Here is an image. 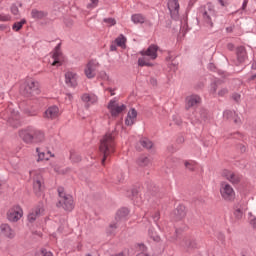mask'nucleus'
<instances>
[{"instance_id":"nucleus-19","label":"nucleus","mask_w":256,"mask_h":256,"mask_svg":"<svg viewBox=\"0 0 256 256\" xmlns=\"http://www.w3.org/2000/svg\"><path fill=\"white\" fill-rule=\"evenodd\" d=\"M222 176L225 177V179H227V181L230 183H233V185H237V183L241 181V177L239 175L229 170H224L222 172Z\"/></svg>"},{"instance_id":"nucleus-1","label":"nucleus","mask_w":256,"mask_h":256,"mask_svg":"<svg viewBox=\"0 0 256 256\" xmlns=\"http://www.w3.org/2000/svg\"><path fill=\"white\" fill-rule=\"evenodd\" d=\"M115 137H117V132L112 131L106 133L100 140V151L104 155L102 159V165H105L107 157H109L111 153L115 152Z\"/></svg>"},{"instance_id":"nucleus-18","label":"nucleus","mask_w":256,"mask_h":256,"mask_svg":"<svg viewBox=\"0 0 256 256\" xmlns=\"http://www.w3.org/2000/svg\"><path fill=\"white\" fill-rule=\"evenodd\" d=\"M186 215H187V211L185 210V206L180 204L173 211L172 218L175 221H182V219H185Z\"/></svg>"},{"instance_id":"nucleus-9","label":"nucleus","mask_w":256,"mask_h":256,"mask_svg":"<svg viewBox=\"0 0 256 256\" xmlns=\"http://www.w3.org/2000/svg\"><path fill=\"white\" fill-rule=\"evenodd\" d=\"M33 133H35V127L29 126L19 131V137L28 145L33 144Z\"/></svg>"},{"instance_id":"nucleus-17","label":"nucleus","mask_w":256,"mask_h":256,"mask_svg":"<svg viewBox=\"0 0 256 256\" xmlns=\"http://www.w3.org/2000/svg\"><path fill=\"white\" fill-rule=\"evenodd\" d=\"M236 59L238 65L245 63V61L249 59V56L247 55V49L244 46H239L236 48Z\"/></svg>"},{"instance_id":"nucleus-50","label":"nucleus","mask_w":256,"mask_h":256,"mask_svg":"<svg viewBox=\"0 0 256 256\" xmlns=\"http://www.w3.org/2000/svg\"><path fill=\"white\" fill-rule=\"evenodd\" d=\"M232 99L236 101V103H239V101H241V94H237V93L233 94Z\"/></svg>"},{"instance_id":"nucleus-34","label":"nucleus","mask_w":256,"mask_h":256,"mask_svg":"<svg viewBox=\"0 0 256 256\" xmlns=\"http://www.w3.org/2000/svg\"><path fill=\"white\" fill-rule=\"evenodd\" d=\"M221 86V82L219 80L214 81L210 86L211 95H217V89Z\"/></svg>"},{"instance_id":"nucleus-14","label":"nucleus","mask_w":256,"mask_h":256,"mask_svg":"<svg viewBox=\"0 0 256 256\" xmlns=\"http://www.w3.org/2000/svg\"><path fill=\"white\" fill-rule=\"evenodd\" d=\"M198 105H201V96L197 94H192L187 96L185 99L186 109H195Z\"/></svg>"},{"instance_id":"nucleus-15","label":"nucleus","mask_w":256,"mask_h":256,"mask_svg":"<svg viewBox=\"0 0 256 256\" xmlns=\"http://www.w3.org/2000/svg\"><path fill=\"white\" fill-rule=\"evenodd\" d=\"M167 6L172 19L177 21L179 19V0H168Z\"/></svg>"},{"instance_id":"nucleus-56","label":"nucleus","mask_w":256,"mask_h":256,"mask_svg":"<svg viewBox=\"0 0 256 256\" xmlns=\"http://www.w3.org/2000/svg\"><path fill=\"white\" fill-rule=\"evenodd\" d=\"M227 49H228L229 51H233V49H235V45H234L233 43H228V44H227Z\"/></svg>"},{"instance_id":"nucleus-43","label":"nucleus","mask_w":256,"mask_h":256,"mask_svg":"<svg viewBox=\"0 0 256 256\" xmlns=\"http://www.w3.org/2000/svg\"><path fill=\"white\" fill-rule=\"evenodd\" d=\"M223 116L225 119H233V117H235V111L226 110L224 111Z\"/></svg>"},{"instance_id":"nucleus-38","label":"nucleus","mask_w":256,"mask_h":256,"mask_svg":"<svg viewBox=\"0 0 256 256\" xmlns=\"http://www.w3.org/2000/svg\"><path fill=\"white\" fill-rule=\"evenodd\" d=\"M125 36H123V34H121L119 37H117L114 42L116 43V45L118 47H125Z\"/></svg>"},{"instance_id":"nucleus-13","label":"nucleus","mask_w":256,"mask_h":256,"mask_svg":"<svg viewBox=\"0 0 256 256\" xmlns=\"http://www.w3.org/2000/svg\"><path fill=\"white\" fill-rule=\"evenodd\" d=\"M52 66L53 67H61L63 65V53L61 52V44H58L54 51L52 52Z\"/></svg>"},{"instance_id":"nucleus-47","label":"nucleus","mask_w":256,"mask_h":256,"mask_svg":"<svg viewBox=\"0 0 256 256\" xmlns=\"http://www.w3.org/2000/svg\"><path fill=\"white\" fill-rule=\"evenodd\" d=\"M229 93V90L227 88H221L218 91V96L219 97H225V95H227Z\"/></svg>"},{"instance_id":"nucleus-24","label":"nucleus","mask_w":256,"mask_h":256,"mask_svg":"<svg viewBox=\"0 0 256 256\" xmlns=\"http://www.w3.org/2000/svg\"><path fill=\"white\" fill-rule=\"evenodd\" d=\"M137 119V110L135 108H132L125 119V125L128 127H131V125L135 124V120Z\"/></svg>"},{"instance_id":"nucleus-60","label":"nucleus","mask_w":256,"mask_h":256,"mask_svg":"<svg viewBox=\"0 0 256 256\" xmlns=\"http://www.w3.org/2000/svg\"><path fill=\"white\" fill-rule=\"evenodd\" d=\"M247 3H249V0H244L242 4V9H245L247 7Z\"/></svg>"},{"instance_id":"nucleus-2","label":"nucleus","mask_w":256,"mask_h":256,"mask_svg":"<svg viewBox=\"0 0 256 256\" xmlns=\"http://www.w3.org/2000/svg\"><path fill=\"white\" fill-rule=\"evenodd\" d=\"M157 51H159L157 45H150L146 50L140 51L142 57L138 59V65L140 67H153L151 61L157 59Z\"/></svg>"},{"instance_id":"nucleus-8","label":"nucleus","mask_w":256,"mask_h":256,"mask_svg":"<svg viewBox=\"0 0 256 256\" xmlns=\"http://www.w3.org/2000/svg\"><path fill=\"white\" fill-rule=\"evenodd\" d=\"M200 17H202L204 24L207 27H213V17H215V10L211 8V4H207L202 12H200Z\"/></svg>"},{"instance_id":"nucleus-42","label":"nucleus","mask_w":256,"mask_h":256,"mask_svg":"<svg viewBox=\"0 0 256 256\" xmlns=\"http://www.w3.org/2000/svg\"><path fill=\"white\" fill-rule=\"evenodd\" d=\"M103 23H106L109 27H113V25L117 24V20L115 18H104Z\"/></svg>"},{"instance_id":"nucleus-64","label":"nucleus","mask_w":256,"mask_h":256,"mask_svg":"<svg viewBox=\"0 0 256 256\" xmlns=\"http://www.w3.org/2000/svg\"><path fill=\"white\" fill-rule=\"evenodd\" d=\"M197 0H190L189 1V6L193 5V3H195Z\"/></svg>"},{"instance_id":"nucleus-10","label":"nucleus","mask_w":256,"mask_h":256,"mask_svg":"<svg viewBox=\"0 0 256 256\" xmlns=\"http://www.w3.org/2000/svg\"><path fill=\"white\" fill-rule=\"evenodd\" d=\"M99 68V62L97 60H91L87 63L84 73L87 79H93L97 75V69Z\"/></svg>"},{"instance_id":"nucleus-57","label":"nucleus","mask_w":256,"mask_h":256,"mask_svg":"<svg viewBox=\"0 0 256 256\" xmlns=\"http://www.w3.org/2000/svg\"><path fill=\"white\" fill-rule=\"evenodd\" d=\"M50 165H51V167H53V169L56 173H61V171H59V168H57V166L54 163H51Z\"/></svg>"},{"instance_id":"nucleus-3","label":"nucleus","mask_w":256,"mask_h":256,"mask_svg":"<svg viewBox=\"0 0 256 256\" xmlns=\"http://www.w3.org/2000/svg\"><path fill=\"white\" fill-rule=\"evenodd\" d=\"M59 201L57 207H62L65 211H71L75 209V203L73 201V196L66 194L65 189L58 188Z\"/></svg>"},{"instance_id":"nucleus-6","label":"nucleus","mask_w":256,"mask_h":256,"mask_svg":"<svg viewBox=\"0 0 256 256\" xmlns=\"http://www.w3.org/2000/svg\"><path fill=\"white\" fill-rule=\"evenodd\" d=\"M41 93V89L39 86V82L33 79H28L24 83V95L30 97L32 95H39Z\"/></svg>"},{"instance_id":"nucleus-21","label":"nucleus","mask_w":256,"mask_h":256,"mask_svg":"<svg viewBox=\"0 0 256 256\" xmlns=\"http://www.w3.org/2000/svg\"><path fill=\"white\" fill-rule=\"evenodd\" d=\"M59 115H61V112L57 106H50L44 113L45 119H57Z\"/></svg>"},{"instance_id":"nucleus-35","label":"nucleus","mask_w":256,"mask_h":256,"mask_svg":"<svg viewBox=\"0 0 256 256\" xmlns=\"http://www.w3.org/2000/svg\"><path fill=\"white\" fill-rule=\"evenodd\" d=\"M25 23H27V20L25 19H22L21 21L19 22H15L13 25H12V29L13 31H21V29H23V26L25 25Z\"/></svg>"},{"instance_id":"nucleus-55","label":"nucleus","mask_w":256,"mask_h":256,"mask_svg":"<svg viewBox=\"0 0 256 256\" xmlns=\"http://www.w3.org/2000/svg\"><path fill=\"white\" fill-rule=\"evenodd\" d=\"M117 43L112 42V44L110 45V51H117Z\"/></svg>"},{"instance_id":"nucleus-45","label":"nucleus","mask_w":256,"mask_h":256,"mask_svg":"<svg viewBox=\"0 0 256 256\" xmlns=\"http://www.w3.org/2000/svg\"><path fill=\"white\" fill-rule=\"evenodd\" d=\"M0 21L7 22L11 21V16L9 14H0Z\"/></svg>"},{"instance_id":"nucleus-25","label":"nucleus","mask_w":256,"mask_h":256,"mask_svg":"<svg viewBox=\"0 0 256 256\" xmlns=\"http://www.w3.org/2000/svg\"><path fill=\"white\" fill-rule=\"evenodd\" d=\"M45 141V133L43 131L34 128L32 136V143H43Z\"/></svg>"},{"instance_id":"nucleus-12","label":"nucleus","mask_w":256,"mask_h":256,"mask_svg":"<svg viewBox=\"0 0 256 256\" xmlns=\"http://www.w3.org/2000/svg\"><path fill=\"white\" fill-rule=\"evenodd\" d=\"M7 217L12 223H17V221L23 217V209H21L19 206H14L9 209Z\"/></svg>"},{"instance_id":"nucleus-7","label":"nucleus","mask_w":256,"mask_h":256,"mask_svg":"<svg viewBox=\"0 0 256 256\" xmlns=\"http://www.w3.org/2000/svg\"><path fill=\"white\" fill-rule=\"evenodd\" d=\"M107 108L112 117H119V114L123 113L127 106L119 105V99L115 97L109 101Z\"/></svg>"},{"instance_id":"nucleus-49","label":"nucleus","mask_w":256,"mask_h":256,"mask_svg":"<svg viewBox=\"0 0 256 256\" xmlns=\"http://www.w3.org/2000/svg\"><path fill=\"white\" fill-rule=\"evenodd\" d=\"M100 77L104 81H108L109 80V75H107V72H105V71L100 72Z\"/></svg>"},{"instance_id":"nucleus-61","label":"nucleus","mask_w":256,"mask_h":256,"mask_svg":"<svg viewBox=\"0 0 256 256\" xmlns=\"http://www.w3.org/2000/svg\"><path fill=\"white\" fill-rule=\"evenodd\" d=\"M208 69H210V71H215V66L212 63H210L208 65Z\"/></svg>"},{"instance_id":"nucleus-40","label":"nucleus","mask_w":256,"mask_h":256,"mask_svg":"<svg viewBox=\"0 0 256 256\" xmlns=\"http://www.w3.org/2000/svg\"><path fill=\"white\" fill-rule=\"evenodd\" d=\"M199 115H200V118H198V121L200 123H203V121H204V123L207 122V110H205L203 108L200 109Z\"/></svg>"},{"instance_id":"nucleus-48","label":"nucleus","mask_w":256,"mask_h":256,"mask_svg":"<svg viewBox=\"0 0 256 256\" xmlns=\"http://www.w3.org/2000/svg\"><path fill=\"white\" fill-rule=\"evenodd\" d=\"M10 11L14 15H19V7L17 5L13 4L10 8Z\"/></svg>"},{"instance_id":"nucleus-16","label":"nucleus","mask_w":256,"mask_h":256,"mask_svg":"<svg viewBox=\"0 0 256 256\" xmlns=\"http://www.w3.org/2000/svg\"><path fill=\"white\" fill-rule=\"evenodd\" d=\"M43 211H45L43 209V204H40L32 209L28 214L29 223H34L37 220V217H41V215H43Z\"/></svg>"},{"instance_id":"nucleus-51","label":"nucleus","mask_w":256,"mask_h":256,"mask_svg":"<svg viewBox=\"0 0 256 256\" xmlns=\"http://www.w3.org/2000/svg\"><path fill=\"white\" fill-rule=\"evenodd\" d=\"M159 218H160L159 212H155V213L152 215V219H153L154 223H157V222L159 221Z\"/></svg>"},{"instance_id":"nucleus-30","label":"nucleus","mask_w":256,"mask_h":256,"mask_svg":"<svg viewBox=\"0 0 256 256\" xmlns=\"http://www.w3.org/2000/svg\"><path fill=\"white\" fill-rule=\"evenodd\" d=\"M181 245L185 247V249H195V247H197L195 239L189 237L184 238Z\"/></svg>"},{"instance_id":"nucleus-20","label":"nucleus","mask_w":256,"mask_h":256,"mask_svg":"<svg viewBox=\"0 0 256 256\" xmlns=\"http://www.w3.org/2000/svg\"><path fill=\"white\" fill-rule=\"evenodd\" d=\"M79 76L75 72H67L65 74V83L68 87H75L77 85V81Z\"/></svg>"},{"instance_id":"nucleus-33","label":"nucleus","mask_w":256,"mask_h":256,"mask_svg":"<svg viewBox=\"0 0 256 256\" xmlns=\"http://www.w3.org/2000/svg\"><path fill=\"white\" fill-rule=\"evenodd\" d=\"M31 17L32 19H35V21H39V19H43V17H45V12L39 11L37 9H32Z\"/></svg>"},{"instance_id":"nucleus-53","label":"nucleus","mask_w":256,"mask_h":256,"mask_svg":"<svg viewBox=\"0 0 256 256\" xmlns=\"http://www.w3.org/2000/svg\"><path fill=\"white\" fill-rule=\"evenodd\" d=\"M41 254L43 256H53V252L47 251L46 249H42Z\"/></svg>"},{"instance_id":"nucleus-29","label":"nucleus","mask_w":256,"mask_h":256,"mask_svg":"<svg viewBox=\"0 0 256 256\" xmlns=\"http://www.w3.org/2000/svg\"><path fill=\"white\" fill-rule=\"evenodd\" d=\"M245 215V207L241 204H237L234 208V217L238 221Z\"/></svg>"},{"instance_id":"nucleus-4","label":"nucleus","mask_w":256,"mask_h":256,"mask_svg":"<svg viewBox=\"0 0 256 256\" xmlns=\"http://www.w3.org/2000/svg\"><path fill=\"white\" fill-rule=\"evenodd\" d=\"M30 179L33 181V189L36 195H41L43 189H45L43 175H41V170H31L29 172Z\"/></svg>"},{"instance_id":"nucleus-5","label":"nucleus","mask_w":256,"mask_h":256,"mask_svg":"<svg viewBox=\"0 0 256 256\" xmlns=\"http://www.w3.org/2000/svg\"><path fill=\"white\" fill-rule=\"evenodd\" d=\"M220 195L224 201H235V189L226 181L220 183Z\"/></svg>"},{"instance_id":"nucleus-52","label":"nucleus","mask_w":256,"mask_h":256,"mask_svg":"<svg viewBox=\"0 0 256 256\" xmlns=\"http://www.w3.org/2000/svg\"><path fill=\"white\" fill-rule=\"evenodd\" d=\"M232 119H233L234 123H236V125L241 123V118L239 116H237L236 112H235V116H233Z\"/></svg>"},{"instance_id":"nucleus-54","label":"nucleus","mask_w":256,"mask_h":256,"mask_svg":"<svg viewBox=\"0 0 256 256\" xmlns=\"http://www.w3.org/2000/svg\"><path fill=\"white\" fill-rule=\"evenodd\" d=\"M65 100L67 103H71V101H73V94H70V93L66 94Z\"/></svg>"},{"instance_id":"nucleus-39","label":"nucleus","mask_w":256,"mask_h":256,"mask_svg":"<svg viewBox=\"0 0 256 256\" xmlns=\"http://www.w3.org/2000/svg\"><path fill=\"white\" fill-rule=\"evenodd\" d=\"M70 159H71L72 163H79V161H81V156L77 152L71 151Z\"/></svg>"},{"instance_id":"nucleus-44","label":"nucleus","mask_w":256,"mask_h":256,"mask_svg":"<svg viewBox=\"0 0 256 256\" xmlns=\"http://www.w3.org/2000/svg\"><path fill=\"white\" fill-rule=\"evenodd\" d=\"M248 215H249V221H250V225H252V227H256V217L255 216H253V213H251V212H249L248 213Z\"/></svg>"},{"instance_id":"nucleus-28","label":"nucleus","mask_w":256,"mask_h":256,"mask_svg":"<svg viewBox=\"0 0 256 256\" xmlns=\"http://www.w3.org/2000/svg\"><path fill=\"white\" fill-rule=\"evenodd\" d=\"M36 153L38 155V159L37 161H49V159H51V157H55V155H53L50 151H48L47 153L45 152H41V149L36 148Z\"/></svg>"},{"instance_id":"nucleus-26","label":"nucleus","mask_w":256,"mask_h":256,"mask_svg":"<svg viewBox=\"0 0 256 256\" xmlns=\"http://www.w3.org/2000/svg\"><path fill=\"white\" fill-rule=\"evenodd\" d=\"M144 221H146V227H148L149 237L156 243H159V241H161V237H159V235H157V233L153 230V227H151V222H149L147 218H144Z\"/></svg>"},{"instance_id":"nucleus-11","label":"nucleus","mask_w":256,"mask_h":256,"mask_svg":"<svg viewBox=\"0 0 256 256\" xmlns=\"http://www.w3.org/2000/svg\"><path fill=\"white\" fill-rule=\"evenodd\" d=\"M9 116L5 119L12 127H19V111L15 110L13 106H9L8 108Z\"/></svg>"},{"instance_id":"nucleus-58","label":"nucleus","mask_w":256,"mask_h":256,"mask_svg":"<svg viewBox=\"0 0 256 256\" xmlns=\"http://www.w3.org/2000/svg\"><path fill=\"white\" fill-rule=\"evenodd\" d=\"M218 239H219L220 241H222V243H223V241H225V235H223V233H220V234L218 235Z\"/></svg>"},{"instance_id":"nucleus-23","label":"nucleus","mask_w":256,"mask_h":256,"mask_svg":"<svg viewBox=\"0 0 256 256\" xmlns=\"http://www.w3.org/2000/svg\"><path fill=\"white\" fill-rule=\"evenodd\" d=\"M0 231L4 237H8V239H13L15 237V231L11 229V226L8 224H2L0 226Z\"/></svg>"},{"instance_id":"nucleus-59","label":"nucleus","mask_w":256,"mask_h":256,"mask_svg":"<svg viewBox=\"0 0 256 256\" xmlns=\"http://www.w3.org/2000/svg\"><path fill=\"white\" fill-rule=\"evenodd\" d=\"M107 91H109L110 95H115V89L113 88H108Z\"/></svg>"},{"instance_id":"nucleus-32","label":"nucleus","mask_w":256,"mask_h":256,"mask_svg":"<svg viewBox=\"0 0 256 256\" xmlns=\"http://www.w3.org/2000/svg\"><path fill=\"white\" fill-rule=\"evenodd\" d=\"M119 223L115 222V220L108 226V228L106 229V233L107 235H115V233L117 232V229H119Z\"/></svg>"},{"instance_id":"nucleus-62","label":"nucleus","mask_w":256,"mask_h":256,"mask_svg":"<svg viewBox=\"0 0 256 256\" xmlns=\"http://www.w3.org/2000/svg\"><path fill=\"white\" fill-rule=\"evenodd\" d=\"M150 83H152L153 85H157V80L155 78H152L150 80Z\"/></svg>"},{"instance_id":"nucleus-31","label":"nucleus","mask_w":256,"mask_h":256,"mask_svg":"<svg viewBox=\"0 0 256 256\" xmlns=\"http://www.w3.org/2000/svg\"><path fill=\"white\" fill-rule=\"evenodd\" d=\"M131 21L134 23V25H139L145 23V16L142 14H133L131 16Z\"/></svg>"},{"instance_id":"nucleus-22","label":"nucleus","mask_w":256,"mask_h":256,"mask_svg":"<svg viewBox=\"0 0 256 256\" xmlns=\"http://www.w3.org/2000/svg\"><path fill=\"white\" fill-rule=\"evenodd\" d=\"M127 215H129V209L121 208L117 211L114 221L121 225L127 219Z\"/></svg>"},{"instance_id":"nucleus-37","label":"nucleus","mask_w":256,"mask_h":256,"mask_svg":"<svg viewBox=\"0 0 256 256\" xmlns=\"http://www.w3.org/2000/svg\"><path fill=\"white\" fill-rule=\"evenodd\" d=\"M149 163H151V161L147 158V156H141L138 159V165H140V167H147Z\"/></svg>"},{"instance_id":"nucleus-27","label":"nucleus","mask_w":256,"mask_h":256,"mask_svg":"<svg viewBox=\"0 0 256 256\" xmlns=\"http://www.w3.org/2000/svg\"><path fill=\"white\" fill-rule=\"evenodd\" d=\"M82 101L84 103H87L86 107H89V105H94L98 101L97 95L95 94H83L81 97Z\"/></svg>"},{"instance_id":"nucleus-63","label":"nucleus","mask_w":256,"mask_h":256,"mask_svg":"<svg viewBox=\"0 0 256 256\" xmlns=\"http://www.w3.org/2000/svg\"><path fill=\"white\" fill-rule=\"evenodd\" d=\"M180 21L181 23H187V17H183Z\"/></svg>"},{"instance_id":"nucleus-36","label":"nucleus","mask_w":256,"mask_h":256,"mask_svg":"<svg viewBox=\"0 0 256 256\" xmlns=\"http://www.w3.org/2000/svg\"><path fill=\"white\" fill-rule=\"evenodd\" d=\"M140 144L142 145V147H144V149H152L153 147V142H151V140H149L148 138L141 139Z\"/></svg>"},{"instance_id":"nucleus-46","label":"nucleus","mask_w":256,"mask_h":256,"mask_svg":"<svg viewBox=\"0 0 256 256\" xmlns=\"http://www.w3.org/2000/svg\"><path fill=\"white\" fill-rule=\"evenodd\" d=\"M91 3L88 4V9H95L97 5L99 4V0H89Z\"/></svg>"},{"instance_id":"nucleus-41","label":"nucleus","mask_w":256,"mask_h":256,"mask_svg":"<svg viewBox=\"0 0 256 256\" xmlns=\"http://www.w3.org/2000/svg\"><path fill=\"white\" fill-rule=\"evenodd\" d=\"M185 167L189 169V171H193L197 167V162L193 160L186 161Z\"/></svg>"}]
</instances>
